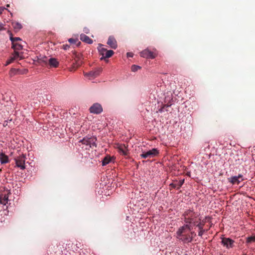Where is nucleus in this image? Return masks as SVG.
<instances>
[{
	"label": "nucleus",
	"instance_id": "17",
	"mask_svg": "<svg viewBox=\"0 0 255 255\" xmlns=\"http://www.w3.org/2000/svg\"><path fill=\"white\" fill-rule=\"evenodd\" d=\"M0 161L1 164H5L8 162V157L3 153L0 154Z\"/></svg>",
	"mask_w": 255,
	"mask_h": 255
},
{
	"label": "nucleus",
	"instance_id": "4",
	"mask_svg": "<svg viewBox=\"0 0 255 255\" xmlns=\"http://www.w3.org/2000/svg\"><path fill=\"white\" fill-rule=\"evenodd\" d=\"M97 141V138L95 136H87L85 137L82 140L80 141L84 144L89 145L90 147H97V144L96 143Z\"/></svg>",
	"mask_w": 255,
	"mask_h": 255
},
{
	"label": "nucleus",
	"instance_id": "25",
	"mask_svg": "<svg viewBox=\"0 0 255 255\" xmlns=\"http://www.w3.org/2000/svg\"><path fill=\"white\" fill-rule=\"evenodd\" d=\"M68 41L71 44H76L78 42L77 46L81 43L80 41H78V39L74 38H70L68 39Z\"/></svg>",
	"mask_w": 255,
	"mask_h": 255
},
{
	"label": "nucleus",
	"instance_id": "33",
	"mask_svg": "<svg viewBox=\"0 0 255 255\" xmlns=\"http://www.w3.org/2000/svg\"><path fill=\"white\" fill-rule=\"evenodd\" d=\"M127 57H132L133 55V53H131V52L127 53Z\"/></svg>",
	"mask_w": 255,
	"mask_h": 255
},
{
	"label": "nucleus",
	"instance_id": "12",
	"mask_svg": "<svg viewBox=\"0 0 255 255\" xmlns=\"http://www.w3.org/2000/svg\"><path fill=\"white\" fill-rule=\"evenodd\" d=\"M47 65H49L50 67L56 68L59 65V62L56 58H50L48 59Z\"/></svg>",
	"mask_w": 255,
	"mask_h": 255
},
{
	"label": "nucleus",
	"instance_id": "13",
	"mask_svg": "<svg viewBox=\"0 0 255 255\" xmlns=\"http://www.w3.org/2000/svg\"><path fill=\"white\" fill-rule=\"evenodd\" d=\"M119 152L124 155L128 154L127 147L125 144H120L118 146Z\"/></svg>",
	"mask_w": 255,
	"mask_h": 255
},
{
	"label": "nucleus",
	"instance_id": "8",
	"mask_svg": "<svg viewBox=\"0 0 255 255\" xmlns=\"http://www.w3.org/2000/svg\"><path fill=\"white\" fill-rule=\"evenodd\" d=\"M222 244L227 249L234 247V241L230 238H223L222 239Z\"/></svg>",
	"mask_w": 255,
	"mask_h": 255
},
{
	"label": "nucleus",
	"instance_id": "3",
	"mask_svg": "<svg viewBox=\"0 0 255 255\" xmlns=\"http://www.w3.org/2000/svg\"><path fill=\"white\" fill-rule=\"evenodd\" d=\"M98 50L101 55H102V57L101 58V59H104L105 58H108L112 56V55L114 54V52L112 50H108L107 49L103 47V45L102 44H99L98 47Z\"/></svg>",
	"mask_w": 255,
	"mask_h": 255
},
{
	"label": "nucleus",
	"instance_id": "36",
	"mask_svg": "<svg viewBox=\"0 0 255 255\" xmlns=\"http://www.w3.org/2000/svg\"><path fill=\"white\" fill-rule=\"evenodd\" d=\"M7 125V121H4V123L3 124V126L4 127H6Z\"/></svg>",
	"mask_w": 255,
	"mask_h": 255
},
{
	"label": "nucleus",
	"instance_id": "6",
	"mask_svg": "<svg viewBox=\"0 0 255 255\" xmlns=\"http://www.w3.org/2000/svg\"><path fill=\"white\" fill-rule=\"evenodd\" d=\"M16 166L19 167L21 169L23 170L25 168V156L22 154L15 158Z\"/></svg>",
	"mask_w": 255,
	"mask_h": 255
},
{
	"label": "nucleus",
	"instance_id": "37",
	"mask_svg": "<svg viewBox=\"0 0 255 255\" xmlns=\"http://www.w3.org/2000/svg\"><path fill=\"white\" fill-rule=\"evenodd\" d=\"M191 236H192L193 237V235L195 236L196 234H195V233L194 232H191L190 234Z\"/></svg>",
	"mask_w": 255,
	"mask_h": 255
},
{
	"label": "nucleus",
	"instance_id": "32",
	"mask_svg": "<svg viewBox=\"0 0 255 255\" xmlns=\"http://www.w3.org/2000/svg\"><path fill=\"white\" fill-rule=\"evenodd\" d=\"M73 64L74 68H77L79 66H80V65L81 64V63L79 62V63H78L77 64V63L75 64V63H73Z\"/></svg>",
	"mask_w": 255,
	"mask_h": 255
},
{
	"label": "nucleus",
	"instance_id": "28",
	"mask_svg": "<svg viewBox=\"0 0 255 255\" xmlns=\"http://www.w3.org/2000/svg\"><path fill=\"white\" fill-rule=\"evenodd\" d=\"M10 39L12 43L13 42H18V41H20L21 39L19 37H10Z\"/></svg>",
	"mask_w": 255,
	"mask_h": 255
},
{
	"label": "nucleus",
	"instance_id": "20",
	"mask_svg": "<svg viewBox=\"0 0 255 255\" xmlns=\"http://www.w3.org/2000/svg\"><path fill=\"white\" fill-rule=\"evenodd\" d=\"M8 197L7 195L0 196V203L3 205H6L8 201Z\"/></svg>",
	"mask_w": 255,
	"mask_h": 255
},
{
	"label": "nucleus",
	"instance_id": "11",
	"mask_svg": "<svg viewBox=\"0 0 255 255\" xmlns=\"http://www.w3.org/2000/svg\"><path fill=\"white\" fill-rule=\"evenodd\" d=\"M107 44H108L112 48L116 49L117 47V43L115 38L110 36L108 40Z\"/></svg>",
	"mask_w": 255,
	"mask_h": 255
},
{
	"label": "nucleus",
	"instance_id": "7",
	"mask_svg": "<svg viewBox=\"0 0 255 255\" xmlns=\"http://www.w3.org/2000/svg\"><path fill=\"white\" fill-rule=\"evenodd\" d=\"M90 111L91 113L99 114L103 111V108L100 104L95 103L90 107Z\"/></svg>",
	"mask_w": 255,
	"mask_h": 255
},
{
	"label": "nucleus",
	"instance_id": "24",
	"mask_svg": "<svg viewBox=\"0 0 255 255\" xmlns=\"http://www.w3.org/2000/svg\"><path fill=\"white\" fill-rule=\"evenodd\" d=\"M111 161V157L110 156H106L102 161L103 166L106 165Z\"/></svg>",
	"mask_w": 255,
	"mask_h": 255
},
{
	"label": "nucleus",
	"instance_id": "9",
	"mask_svg": "<svg viewBox=\"0 0 255 255\" xmlns=\"http://www.w3.org/2000/svg\"><path fill=\"white\" fill-rule=\"evenodd\" d=\"M140 56L145 58L153 59L156 57V54L148 49L142 51L140 54Z\"/></svg>",
	"mask_w": 255,
	"mask_h": 255
},
{
	"label": "nucleus",
	"instance_id": "15",
	"mask_svg": "<svg viewBox=\"0 0 255 255\" xmlns=\"http://www.w3.org/2000/svg\"><path fill=\"white\" fill-rule=\"evenodd\" d=\"M80 39L88 44H92L93 43V40L89 36L84 34H81Z\"/></svg>",
	"mask_w": 255,
	"mask_h": 255
},
{
	"label": "nucleus",
	"instance_id": "2",
	"mask_svg": "<svg viewBox=\"0 0 255 255\" xmlns=\"http://www.w3.org/2000/svg\"><path fill=\"white\" fill-rule=\"evenodd\" d=\"M197 214L191 209L186 210L182 215L184 222L188 225L192 224L194 219L197 218Z\"/></svg>",
	"mask_w": 255,
	"mask_h": 255
},
{
	"label": "nucleus",
	"instance_id": "29",
	"mask_svg": "<svg viewBox=\"0 0 255 255\" xmlns=\"http://www.w3.org/2000/svg\"><path fill=\"white\" fill-rule=\"evenodd\" d=\"M14 60V58L11 57L9 59L7 60L6 62L5 65H8L11 63Z\"/></svg>",
	"mask_w": 255,
	"mask_h": 255
},
{
	"label": "nucleus",
	"instance_id": "5",
	"mask_svg": "<svg viewBox=\"0 0 255 255\" xmlns=\"http://www.w3.org/2000/svg\"><path fill=\"white\" fill-rule=\"evenodd\" d=\"M159 153L158 150L156 148H153L147 152H143L140 156L142 158H151L156 156Z\"/></svg>",
	"mask_w": 255,
	"mask_h": 255
},
{
	"label": "nucleus",
	"instance_id": "35",
	"mask_svg": "<svg viewBox=\"0 0 255 255\" xmlns=\"http://www.w3.org/2000/svg\"><path fill=\"white\" fill-rule=\"evenodd\" d=\"M63 46H64V49L65 50H67L69 48V46L68 45H63Z\"/></svg>",
	"mask_w": 255,
	"mask_h": 255
},
{
	"label": "nucleus",
	"instance_id": "31",
	"mask_svg": "<svg viewBox=\"0 0 255 255\" xmlns=\"http://www.w3.org/2000/svg\"><path fill=\"white\" fill-rule=\"evenodd\" d=\"M236 177L238 178L239 180L241 179V182L244 180L243 178V176L242 174H239L238 176Z\"/></svg>",
	"mask_w": 255,
	"mask_h": 255
},
{
	"label": "nucleus",
	"instance_id": "40",
	"mask_svg": "<svg viewBox=\"0 0 255 255\" xmlns=\"http://www.w3.org/2000/svg\"><path fill=\"white\" fill-rule=\"evenodd\" d=\"M169 106H170V105H165L164 106V107H169Z\"/></svg>",
	"mask_w": 255,
	"mask_h": 255
},
{
	"label": "nucleus",
	"instance_id": "34",
	"mask_svg": "<svg viewBox=\"0 0 255 255\" xmlns=\"http://www.w3.org/2000/svg\"><path fill=\"white\" fill-rule=\"evenodd\" d=\"M4 28L3 24L1 22H0V30H2Z\"/></svg>",
	"mask_w": 255,
	"mask_h": 255
},
{
	"label": "nucleus",
	"instance_id": "30",
	"mask_svg": "<svg viewBox=\"0 0 255 255\" xmlns=\"http://www.w3.org/2000/svg\"><path fill=\"white\" fill-rule=\"evenodd\" d=\"M19 54L17 51H14L13 53V56L12 58H14V60L17 58L19 57Z\"/></svg>",
	"mask_w": 255,
	"mask_h": 255
},
{
	"label": "nucleus",
	"instance_id": "10",
	"mask_svg": "<svg viewBox=\"0 0 255 255\" xmlns=\"http://www.w3.org/2000/svg\"><path fill=\"white\" fill-rule=\"evenodd\" d=\"M101 72V69L100 68L97 69L94 71H92L89 73L85 74V76H88L90 78H94L98 76Z\"/></svg>",
	"mask_w": 255,
	"mask_h": 255
},
{
	"label": "nucleus",
	"instance_id": "21",
	"mask_svg": "<svg viewBox=\"0 0 255 255\" xmlns=\"http://www.w3.org/2000/svg\"><path fill=\"white\" fill-rule=\"evenodd\" d=\"M8 13L12 15V13L9 10H7L6 8L4 7H0V14H4L8 15Z\"/></svg>",
	"mask_w": 255,
	"mask_h": 255
},
{
	"label": "nucleus",
	"instance_id": "14",
	"mask_svg": "<svg viewBox=\"0 0 255 255\" xmlns=\"http://www.w3.org/2000/svg\"><path fill=\"white\" fill-rule=\"evenodd\" d=\"M184 182V179H181L179 181H176L174 183H171L170 186L173 188L179 189L182 186Z\"/></svg>",
	"mask_w": 255,
	"mask_h": 255
},
{
	"label": "nucleus",
	"instance_id": "39",
	"mask_svg": "<svg viewBox=\"0 0 255 255\" xmlns=\"http://www.w3.org/2000/svg\"><path fill=\"white\" fill-rule=\"evenodd\" d=\"M164 108V107L163 106V107H162V108H161L159 111H160V112H162V110H163V109Z\"/></svg>",
	"mask_w": 255,
	"mask_h": 255
},
{
	"label": "nucleus",
	"instance_id": "16",
	"mask_svg": "<svg viewBox=\"0 0 255 255\" xmlns=\"http://www.w3.org/2000/svg\"><path fill=\"white\" fill-rule=\"evenodd\" d=\"M204 225V223H199L197 224L196 226L199 228V232L198 233V236L200 237H202L203 233L205 232V230L203 229V227Z\"/></svg>",
	"mask_w": 255,
	"mask_h": 255
},
{
	"label": "nucleus",
	"instance_id": "22",
	"mask_svg": "<svg viewBox=\"0 0 255 255\" xmlns=\"http://www.w3.org/2000/svg\"><path fill=\"white\" fill-rule=\"evenodd\" d=\"M48 59L46 57H42L41 58L38 59V63L41 65L45 64L47 65Z\"/></svg>",
	"mask_w": 255,
	"mask_h": 255
},
{
	"label": "nucleus",
	"instance_id": "38",
	"mask_svg": "<svg viewBox=\"0 0 255 255\" xmlns=\"http://www.w3.org/2000/svg\"><path fill=\"white\" fill-rule=\"evenodd\" d=\"M196 223L197 222L194 220V221H193V222L192 223H193L194 225L196 226L197 225Z\"/></svg>",
	"mask_w": 255,
	"mask_h": 255
},
{
	"label": "nucleus",
	"instance_id": "19",
	"mask_svg": "<svg viewBox=\"0 0 255 255\" xmlns=\"http://www.w3.org/2000/svg\"><path fill=\"white\" fill-rule=\"evenodd\" d=\"M12 48L14 51H18L22 49V46L18 42H13L12 43Z\"/></svg>",
	"mask_w": 255,
	"mask_h": 255
},
{
	"label": "nucleus",
	"instance_id": "23",
	"mask_svg": "<svg viewBox=\"0 0 255 255\" xmlns=\"http://www.w3.org/2000/svg\"><path fill=\"white\" fill-rule=\"evenodd\" d=\"M12 26L15 31H18L22 28V25L18 22H13Z\"/></svg>",
	"mask_w": 255,
	"mask_h": 255
},
{
	"label": "nucleus",
	"instance_id": "18",
	"mask_svg": "<svg viewBox=\"0 0 255 255\" xmlns=\"http://www.w3.org/2000/svg\"><path fill=\"white\" fill-rule=\"evenodd\" d=\"M228 181L232 184H239L241 182L240 180H239L236 176L228 178Z\"/></svg>",
	"mask_w": 255,
	"mask_h": 255
},
{
	"label": "nucleus",
	"instance_id": "1",
	"mask_svg": "<svg viewBox=\"0 0 255 255\" xmlns=\"http://www.w3.org/2000/svg\"><path fill=\"white\" fill-rule=\"evenodd\" d=\"M189 231L191 230V226L190 225L186 224L180 227L176 232L177 238L185 243H189L192 241L193 237L190 234H186V230Z\"/></svg>",
	"mask_w": 255,
	"mask_h": 255
},
{
	"label": "nucleus",
	"instance_id": "26",
	"mask_svg": "<svg viewBox=\"0 0 255 255\" xmlns=\"http://www.w3.org/2000/svg\"><path fill=\"white\" fill-rule=\"evenodd\" d=\"M141 67L139 66L133 65L131 67V70L132 72H136L138 70L140 69Z\"/></svg>",
	"mask_w": 255,
	"mask_h": 255
},
{
	"label": "nucleus",
	"instance_id": "41",
	"mask_svg": "<svg viewBox=\"0 0 255 255\" xmlns=\"http://www.w3.org/2000/svg\"><path fill=\"white\" fill-rule=\"evenodd\" d=\"M6 6H7V7H9V4H7V5H6Z\"/></svg>",
	"mask_w": 255,
	"mask_h": 255
},
{
	"label": "nucleus",
	"instance_id": "27",
	"mask_svg": "<svg viewBox=\"0 0 255 255\" xmlns=\"http://www.w3.org/2000/svg\"><path fill=\"white\" fill-rule=\"evenodd\" d=\"M247 242L251 243L252 242H255V235L254 236H251L247 238Z\"/></svg>",
	"mask_w": 255,
	"mask_h": 255
}]
</instances>
